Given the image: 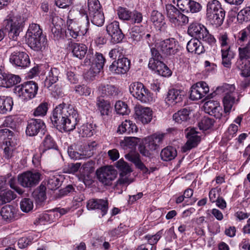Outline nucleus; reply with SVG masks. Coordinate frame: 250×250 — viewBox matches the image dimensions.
Instances as JSON below:
<instances>
[{"label":"nucleus","instance_id":"obj_1","mask_svg":"<svg viewBox=\"0 0 250 250\" xmlns=\"http://www.w3.org/2000/svg\"><path fill=\"white\" fill-rule=\"evenodd\" d=\"M50 119L55 127L64 132L73 130L79 121L77 111L73 106L63 103L53 110Z\"/></svg>","mask_w":250,"mask_h":250},{"label":"nucleus","instance_id":"obj_2","mask_svg":"<svg viewBox=\"0 0 250 250\" xmlns=\"http://www.w3.org/2000/svg\"><path fill=\"white\" fill-rule=\"evenodd\" d=\"M207 16L209 22L215 27L223 23L225 11L217 0L209 1L207 6Z\"/></svg>","mask_w":250,"mask_h":250},{"label":"nucleus","instance_id":"obj_3","mask_svg":"<svg viewBox=\"0 0 250 250\" xmlns=\"http://www.w3.org/2000/svg\"><path fill=\"white\" fill-rule=\"evenodd\" d=\"M152 57L150 59L148 64V67L155 71L158 74L167 77L171 75L168 67L161 61L163 59L159 50L154 48H151Z\"/></svg>","mask_w":250,"mask_h":250},{"label":"nucleus","instance_id":"obj_4","mask_svg":"<svg viewBox=\"0 0 250 250\" xmlns=\"http://www.w3.org/2000/svg\"><path fill=\"white\" fill-rule=\"evenodd\" d=\"M38 90V84L32 81L17 85L14 89V93L22 100H29L34 98Z\"/></svg>","mask_w":250,"mask_h":250},{"label":"nucleus","instance_id":"obj_5","mask_svg":"<svg viewBox=\"0 0 250 250\" xmlns=\"http://www.w3.org/2000/svg\"><path fill=\"white\" fill-rule=\"evenodd\" d=\"M188 35L196 39H200L209 44L214 43L215 39L210 34L207 28L203 25L193 22L190 24L188 28Z\"/></svg>","mask_w":250,"mask_h":250},{"label":"nucleus","instance_id":"obj_6","mask_svg":"<svg viewBox=\"0 0 250 250\" xmlns=\"http://www.w3.org/2000/svg\"><path fill=\"white\" fill-rule=\"evenodd\" d=\"M23 21L20 16L10 17L2 23L3 28L8 33L9 37L16 40L20 33L22 30Z\"/></svg>","mask_w":250,"mask_h":250},{"label":"nucleus","instance_id":"obj_7","mask_svg":"<svg viewBox=\"0 0 250 250\" xmlns=\"http://www.w3.org/2000/svg\"><path fill=\"white\" fill-rule=\"evenodd\" d=\"M13 132L8 129L0 130V146L3 147L4 157L9 159L13 156L15 143L13 140Z\"/></svg>","mask_w":250,"mask_h":250},{"label":"nucleus","instance_id":"obj_8","mask_svg":"<svg viewBox=\"0 0 250 250\" xmlns=\"http://www.w3.org/2000/svg\"><path fill=\"white\" fill-rule=\"evenodd\" d=\"M221 88L225 93L223 100L224 112L226 114H229L233 106L239 101V99L236 98L237 93L235 92V88L233 85L225 84Z\"/></svg>","mask_w":250,"mask_h":250},{"label":"nucleus","instance_id":"obj_9","mask_svg":"<svg viewBox=\"0 0 250 250\" xmlns=\"http://www.w3.org/2000/svg\"><path fill=\"white\" fill-rule=\"evenodd\" d=\"M155 49L159 50L162 58L173 56L178 51V46L175 39L173 38L167 39L156 43Z\"/></svg>","mask_w":250,"mask_h":250},{"label":"nucleus","instance_id":"obj_10","mask_svg":"<svg viewBox=\"0 0 250 250\" xmlns=\"http://www.w3.org/2000/svg\"><path fill=\"white\" fill-rule=\"evenodd\" d=\"M96 174L100 182L104 186H109L116 177L117 172L112 166H110L97 169Z\"/></svg>","mask_w":250,"mask_h":250},{"label":"nucleus","instance_id":"obj_11","mask_svg":"<svg viewBox=\"0 0 250 250\" xmlns=\"http://www.w3.org/2000/svg\"><path fill=\"white\" fill-rule=\"evenodd\" d=\"M41 174L39 172L28 171L18 176V182L24 188H32L37 186L41 180Z\"/></svg>","mask_w":250,"mask_h":250},{"label":"nucleus","instance_id":"obj_12","mask_svg":"<svg viewBox=\"0 0 250 250\" xmlns=\"http://www.w3.org/2000/svg\"><path fill=\"white\" fill-rule=\"evenodd\" d=\"M116 167L121 171L120 178L116 182V186H127L132 181L129 179L126 175L131 172V168L128 164L121 159L117 162Z\"/></svg>","mask_w":250,"mask_h":250},{"label":"nucleus","instance_id":"obj_13","mask_svg":"<svg viewBox=\"0 0 250 250\" xmlns=\"http://www.w3.org/2000/svg\"><path fill=\"white\" fill-rule=\"evenodd\" d=\"M188 141L182 147V151L186 152L188 150L196 147L201 141L198 132L194 128L188 127L185 130Z\"/></svg>","mask_w":250,"mask_h":250},{"label":"nucleus","instance_id":"obj_14","mask_svg":"<svg viewBox=\"0 0 250 250\" xmlns=\"http://www.w3.org/2000/svg\"><path fill=\"white\" fill-rule=\"evenodd\" d=\"M10 62L15 66L22 68L28 67L30 63L28 55L21 51H14L10 56Z\"/></svg>","mask_w":250,"mask_h":250},{"label":"nucleus","instance_id":"obj_15","mask_svg":"<svg viewBox=\"0 0 250 250\" xmlns=\"http://www.w3.org/2000/svg\"><path fill=\"white\" fill-rule=\"evenodd\" d=\"M208 92L209 87L207 83L205 82H199L191 86L190 98L193 101L201 99Z\"/></svg>","mask_w":250,"mask_h":250},{"label":"nucleus","instance_id":"obj_16","mask_svg":"<svg viewBox=\"0 0 250 250\" xmlns=\"http://www.w3.org/2000/svg\"><path fill=\"white\" fill-rule=\"evenodd\" d=\"M130 61L126 58H119L117 61H114L109 66L110 71L117 74H124L130 68Z\"/></svg>","mask_w":250,"mask_h":250},{"label":"nucleus","instance_id":"obj_17","mask_svg":"<svg viewBox=\"0 0 250 250\" xmlns=\"http://www.w3.org/2000/svg\"><path fill=\"white\" fill-rule=\"evenodd\" d=\"M106 31L114 43L121 42L125 36L120 28L119 22L117 21L108 24L106 26Z\"/></svg>","mask_w":250,"mask_h":250},{"label":"nucleus","instance_id":"obj_18","mask_svg":"<svg viewBox=\"0 0 250 250\" xmlns=\"http://www.w3.org/2000/svg\"><path fill=\"white\" fill-rule=\"evenodd\" d=\"M135 119L143 124L149 123L152 120V111L149 107L140 105L135 107Z\"/></svg>","mask_w":250,"mask_h":250},{"label":"nucleus","instance_id":"obj_19","mask_svg":"<svg viewBox=\"0 0 250 250\" xmlns=\"http://www.w3.org/2000/svg\"><path fill=\"white\" fill-rule=\"evenodd\" d=\"M44 126V124L42 120L31 119L27 122L26 134L29 136H35L43 128Z\"/></svg>","mask_w":250,"mask_h":250},{"label":"nucleus","instance_id":"obj_20","mask_svg":"<svg viewBox=\"0 0 250 250\" xmlns=\"http://www.w3.org/2000/svg\"><path fill=\"white\" fill-rule=\"evenodd\" d=\"M0 215L4 221L10 223L18 218V209L12 205H7L1 208Z\"/></svg>","mask_w":250,"mask_h":250},{"label":"nucleus","instance_id":"obj_21","mask_svg":"<svg viewBox=\"0 0 250 250\" xmlns=\"http://www.w3.org/2000/svg\"><path fill=\"white\" fill-rule=\"evenodd\" d=\"M86 206L88 210H100L102 216H104L107 212L108 203L107 200L92 199L88 201Z\"/></svg>","mask_w":250,"mask_h":250},{"label":"nucleus","instance_id":"obj_22","mask_svg":"<svg viewBox=\"0 0 250 250\" xmlns=\"http://www.w3.org/2000/svg\"><path fill=\"white\" fill-rule=\"evenodd\" d=\"M95 57L94 58L92 54L88 52L84 60V63L86 64L93 65L94 67H97L96 71L100 72L103 68L105 60L103 54L100 53H96Z\"/></svg>","mask_w":250,"mask_h":250},{"label":"nucleus","instance_id":"obj_23","mask_svg":"<svg viewBox=\"0 0 250 250\" xmlns=\"http://www.w3.org/2000/svg\"><path fill=\"white\" fill-rule=\"evenodd\" d=\"M67 48L71 51L74 57L79 59H82L85 56L87 50L85 44L72 42H68Z\"/></svg>","mask_w":250,"mask_h":250},{"label":"nucleus","instance_id":"obj_24","mask_svg":"<svg viewBox=\"0 0 250 250\" xmlns=\"http://www.w3.org/2000/svg\"><path fill=\"white\" fill-rule=\"evenodd\" d=\"M28 46L37 51L44 49L47 45V39L45 35L40 36L34 38L26 39Z\"/></svg>","mask_w":250,"mask_h":250},{"label":"nucleus","instance_id":"obj_25","mask_svg":"<svg viewBox=\"0 0 250 250\" xmlns=\"http://www.w3.org/2000/svg\"><path fill=\"white\" fill-rule=\"evenodd\" d=\"M125 158L134 164L137 168L142 171L144 174H150V171L143 163L140 159V155L137 153L130 152L125 155Z\"/></svg>","mask_w":250,"mask_h":250},{"label":"nucleus","instance_id":"obj_26","mask_svg":"<svg viewBox=\"0 0 250 250\" xmlns=\"http://www.w3.org/2000/svg\"><path fill=\"white\" fill-rule=\"evenodd\" d=\"M199 40L200 39L195 38L188 41L187 49L189 52L199 55L205 52L204 47Z\"/></svg>","mask_w":250,"mask_h":250},{"label":"nucleus","instance_id":"obj_27","mask_svg":"<svg viewBox=\"0 0 250 250\" xmlns=\"http://www.w3.org/2000/svg\"><path fill=\"white\" fill-rule=\"evenodd\" d=\"M96 105L101 116H108L111 112V106L110 102L105 100L101 97H98L96 100Z\"/></svg>","mask_w":250,"mask_h":250},{"label":"nucleus","instance_id":"obj_28","mask_svg":"<svg viewBox=\"0 0 250 250\" xmlns=\"http://www.w3.org/2000/svg\"><path fill=\"white\" fill-rule=\"evenodd\" d=\"M87 30V27L79 26L77 23L74 22L68 26L67 33L73 38L76 39L78 36L84 35Z\"/></svg>","mask_w":250,"mask_h":250},{"label":"nucleus","instance_id":"obj_29","mask_svg":"<svg viewBox=\"0 0 250 250\" xmlns=\"http://www.w3.org/2000/svg\"><path fill=\"white\" fill-rule=\"evenodd\" d=\"M46 188H34L32 193V197L34 199L37 206H42L47 198Z\"/></svg>","mask_w":250,"mask_h":250},{"label":"nucleus","instance_id":"obj_30","mask_svg":"<svg viewBox=\"0 0 250 250\" xmlns=\"http://www.w3.org/2000/svg\"><path fill=\"white\" fill-rule=\"evenodd\" d=\"M183 92L176 89L169 90L167 99L170 104H175L181 102L184 97Z\"/></svg>","mask_w":250,"mask_h":250},{"label":"nucleus","instance_id":"obj_31","mask_svg":"<svg viewBox=\"0 0 250 250\" xmlns=\"http://www.w3.org/2000/svg\"><path fill=\"white\" fill-rule=\"evenodd\" d=\"M137 131V127L135 124H133L132 122L129 120H125L123 122L121 125L118 126L117 132L120 134L127 133L130 134L131 133L136 132Z\"/></svg>","mask_w":250,"mask_h":250},{"label":"nucleus","instance_id":"obj_32","mask_svg":"<svg viewBox=\"0 0 250 250\" xmlns=\"http://www.w3.org/2000/svg\"><path fill=\"white\" fill-rule=\"evenodd\" d=\"M100 89L102 94L110 98L117 97L120 92L118 88L111 84L101 85Z\"/></svg>","mask_w":250,"mask_h":250},{"label":"nucleus","instance_id":"obj_33","mask_svg":"<svg viewBox=\"0 0 250 250\" xmlns=\"http://www.w3.org/2000/svg\"><path fill=\"white\" fill-rule=\"evenodd\" d=\"M13 102L9 97L0 96V114H6L10 111L13 107Z\"/></svg>","mask_w":250,"mask_h":250},{"label":"nucleus","instance_id":"obj_34","mask_svg":"<svg viewBox=\"0 0 250 250\" xmlns=\"http://www.w3.org/2000/svg\"><path fill=\"white\" fill-rule=\"evenodd\" d=\"M177 152L175 148L168 146L163 149L160 153V156L164 161H169L173 160L177 156Z\"/></svg>","mask_w":250,"mask_h":250},{"label":"nucleus","instance_id":"obj_35","mask_svg":"<svg viewBox=\"0 0 250 250\" xmlns=\"http://www.w3.org/2000/svg\"><path fill=\"white\" fill-rule=\"evenodd\" d=\"M38 236L34 233L31 232L27 236L22 237L19 239L18 245L20 249H24L37 240Z\"/></svg>","mask_w":250,"mask_h":250},{"label":"nucleus","instance_id":"obj_36","mask_svg":"<svg viewBox=\"0 0 250 250\" xmlns=\"http://www.w3.org/2000/svg\"><path fill=\"white\" fill-rule=\"evenodd\" d=\"M59 74V71L58 69L52 68L44 81V86L47 88L51 87L58 80Z\"/></svg>","mask_w":250,"mask_h":250},{"label":"nucleus","instance_id":"obj_37","mask_svg":"<svg viewBox=\"0 0 250 250\" xmlns=\"http://www.w3.org/2000/svg\"><path fill=\"white\" fill-rule=\"evenodd\" d=\"M42 35H43V34L40 26L36 23H32L29 26L25 37L26 39H28Z\"/></svg>","mask_w":250,"mask_h":250},{"label":"nucleus","instance_id":"obj_38","mask_svg":"<svg viewBox=\"0 0 250 250\" xmlns=\"http://www.w3.org/2000/svg\"><path fill=\"white\" fill-rule=\"evenodd\" d=\"M16 198V194L14 191L5 189L0 191V205L9 203Z\"/></svg>","mask_w":250,"mask_h":250},{"label":"nucleus","instance_id":"obj_39","mask_svg":"<svg viewBox=\"0 0 250 250\" xmlns=\"http://www.w3.org/2000/svg\"><path fill=\"white\" fill-rule=\"evenodd\" d=\"M140 141V139L137 137H125L124 140L121 142V146L124 149H127L128 148L134 149L139 143Z\"/></svg>","mask_w":250,"mask_h":250},{"label":"nucleus","instance_id":"obj_40","mask_svg":"<svg viewBox=\"0 0 250 250\" xmlns=\"http://www.w3.org/2000/svg\"><path fill=\"white\" fill-rule=\"evenodd\" d=\"M75 188H50V194L53 199H58L74 191Z\"/></svg>","mask_w":250,"mask_h":250},{"label":"nucleus","instance_id":"obj_41","mask_svg":"<svg viewBox=\"0 0 250 250\" xmlns=\"http://www.w3.org/2000/svg\"><path fill=\"white\" fill-rule=\"evenodd\" d=\"M91 22L97 26H101L104 22V17L102 10L89 13Z\"/></svg>","mask_w":250,"mask_h":250},{"label":"nucleus","instance_id":"obj_42","mask_svg":"<svg viewBox=\"0 0 250 250\" xmlns=\"http://www.w3.org/2000/svg\"><path fill=\"white\" fill-rule=\"evenodd\" d=\"M173 119L178 123L187 121L189 119V110L186 108L179 110L173 114Z\"/></svg>","mask_w":250,"mask_h":250},{"label":"nucleus","instance_id":"obj_43","mask_svg":"<svg viewBox=\"0 0 250 250\" xmlns=\"http://www.w3.org/2000/svg\"><path fill=\"white\" fill-rule=\"evenodd\" d=\"M166 10L167 16L169 19L170 21L176 23V19L180 13L179 10L171 4L166 5Z\"/></svg>","mask_w":250,"mask_h":250},{"label":"nucleus","instance_id":"obj_44","mask_svg":"<svg viewBox=\"0 0 250 250\" xmlns=\"http://www.w3.org/2000/svg\"><path fill=\"white\" fill-rule=\"evenodd\" d=\"M145 87L141 83H133L129 85V92L134 98L137 99Z\"/></svg>","mask_w":250,"mask_h":250},{"label":"nucleus","instance_id":"obj_45","mask_svg":"<svg viewBox=\"0 0 250 250\" xmlns=\"http://www.w3.org/2000/svg\"><path fill=\"white\" fill-rule=\"evenodd\" d=\"M237 19L240 23L250 21V6L241 10L237 14Z\"/></svg>","mask_w":250,"mask_h":250},{"label":"nucleus","instance_id":"obj_46","mask_svg":"<svg viewBox=\"0 0 250 250\" xmlns=\"http://www.w3.org/2000/svg\"><path fill=\"white\" fill-rule=\"evenodd\" d=\"M42 145L44 147L43 150H42L43 152L50 149H57L58 147L53 138L49 134L45 136L42 142Z\"/></svg>","mask_w":250,"mask_h":250},{"label":"nucleus","instance_id":"obj_47","mask_svg":"<svg viewBox=\"0 0 250 250\" xmlns=\"http://www.w3.org/2000/svg\"><path fill=\"white\" fill-rule=\"evenodd\" d=\"M94 129L91 124L85 123L83 124L79 128V133L83 137H90L93 134Z\"/></svg>","mask_w":250,"mask_h":250},{"label":"nucleus","instance_id":"obj_48","mask_svg":"<svg viewBox=\"0 0 250 250\" xmlns=\"http://www.w3.org/2000/svg\"><path fill=\"white\" fill-rule=\"evenodd\" d=\"M137 100L143 103H148L153 101L152 94L146 87L142 91L141 94L138 96Z\"/></svg>","mask_w":250,"mask_h":250},{"label":"nucleus","instance_id":"obj_49","mask_svg":"<svg viewBox=\"0 0 250 250\" xmlns=\"http://www.w3.org/2000/svg\"><path fill=\"white\" fill-rule=\"evenodd\" d=\"M115 109L118 114L123 115L128 114L130 112L127 104L122 101L116 102L115 104Z\"/></svg>","mask_w":250,"mask_h":250},{"label":"nucleus","instance_id":"obj_50","mask_svg":"<svg viewBox=\"0 0 250 250\" xmlns=\"http://www.w3.org/2000/svg\"><path fill=\"white\" fill-rule=\"evenodd\" d=\"M21 81V78L18 75L11 74H7L6 81L4 82L5 87H11L14 85L19 83Z\"/></svg>","mask_w":250,"mask_h":250},{"label":"nucleus","instance_id":"obj_51","mask_svg":"<svg viewBox=\"0 0 250 250\" xmlns=\"http://www.w3.org/2000/svg\"><path fill=\"white\" fill-rule=\"evenodd\" d=\"M130 41L134 43H136L141 39V34L140 28L138 26H134L131 28L129 32Z\"/></svg>","mask_w":250,"mask_h":250},{"label":"nucleus","instance_id":"obj_52","mask_svg":"<svg viewBox=\"0 0 250 250\" xmlns=\"http://www.w3.org/2000/svg\"><path fill=\"white\" fill-rule=\"evenodd\" d=\"M164 17L162 14L157 11H153L151 15V21L156 25L161 26L163 25Z\"/></svg>","mask_w":250,"mask_h":250},{"label":"nucleus","instance_id":"obj_53","mask_svg":"<svg viewBox=\"0 0 250 250\" xmlns=\"http://www.w3.org/2000/svg\"><path fill=\"white\" fill-rule=\"evenodd\" d=\"M21 210L24 212H28L33 208V201L29 198H24L20 203Z\"/></svg>","mask_w":250,"mask_h":250},{"label":"nucleus","instance_id":"obj_54","mask_svg":"<svg viewBox=\"0 0 250 250\" xmlns=\"http://www.w3.org/2000/svg\"><path fill=\"white\" fill-rule=\"evenodd\" d=\"M74 90L76 93L81 96H88L91 93V88L84 84L76 85Z\"/></svg>","mask_w":250,"mask_h":250},{"label":"nucleus","instance_id":"obj_55","mask_svg":"<svg viewBox=\"0 0 250 250\" xmlns=\"http://www.w3.org/2000/svg\"><path fill=\"white\" fill-rule=\"evenodd\" d=\"M131 11L126 8L120 7L117 10V14L119 18L124 21H129L130 20L131 15Z\"/></svg>","mask_w":250,"mask_h":250},{"label":"nucleus","instance_id":"obj_56","mask_svg":"<svg viewBox=\"0 0 250 250\" xmlns=\"http://www.w3.org/2000/svg\"><path fill=\"white\" fill-rule=\"evenodd\" d=\"M48 110V104L46 102L41 103L34 110L35 116H44Z\"/></svg>","mask_w":250,"mask_h":250},{"label":"nucleus","instance_id":"obj_57","mask_svg":"<svg viewBox=\"0 0 250 250\" xmlns=\"http://www.w3.org/2000/svg\"><path fill=\"white\" fill-rule=\"evenodd\" d=\"M238 50L239 58L241 60L250 59V42L244 47H239Z\"/></svg>","mask_w":250,"mask_h":250},{"label":"nucleus","instance_id":"obj_58","mask_svg":"<svg viewBox=\"0 0 250 250\" xmlns=\"http://www.w3.org/2000/svg\"><path fill=\"white\" fill-rule=\"evenodd\" d=\"M214 120L208 117H204L200 122L199 123L198 125L200 129L207 130L213 125Z\"/></svg>","mask_w":250,"mask_h":250},{"label":"nucleus","instance_id":"obj_59","mask_svg":"<svg viewBox=\"0 0 250 250\" xmlns=\"http://www.w3.org/2000/svg\"><path fill=\"white\" fill-rule=\"evenodd\" d=\"M163 233V229L158 231L155 235H147L145 236L146 239L148 240V243L151 245H154L157 243Z\"/></svg>","mask_w":250,"mask_h":250},{"label":"nucleus","instance_id":"obj_60","mask_svg":"<svg viewBox=\"0 0 250 250\" xmlns=\"http://www.w3.org/2000/svg\"><path fill=\"white\" fill-rule=\"evenodd\" d=\"M88 8L89 14L102 10L98 0H88Z\"/></svg>","mask_w":250,"mask_h":250},{"label":"nucleus","instance_id":"obj_61","mask_svg":"<svg viewBox=\"0 0 250 250\" xmlns=\"http://www.w3.org/2000/svg\"><path fill=\"white\" fill-rule=\"evenodd\" d=\"M82 159L88 158L93 155V147L89 145L84 146L80 150Z\"/></svg>","mask_w":250,"mask_h":250},{"label":"nucleus","instance_id":"obj_62","mask_svg":"<svg viewBox=\"0 0 250 250\" xmlns=\"http://www.w3.org/2000/svg\"><path fill=\"white\" fill-rule=\"evenodd\" d=\"M81 166L80 163H70L65 165L63 171L65 173H73L77 172Z\"/></svg>","mask_w":250,"mask_h":250},{"label":"nucleus","instance_id":"obj_63","mask_svg":"<svg viewBox=\"0 0 250 250\" xmlns=\"http://www.w3.org/2000/svg\"><path fill=\"white\" fill-rule=\"evenodd\" d=\"M219 105V103L213 100H210L206 102L204 105L205 110L208 114H210L217 106Z\"/></svg>","mask_w":250,"mask_h":250},{"label":"nucleus","instance_id":"obj_64","mask_svg":"<svg viewBox=\"0 0 250 250\" xmlns=\"http://www.w3.org/2000/svg\"><path fill=\"white\" fill-rule=\"evenodd\" d=\"M129 21L132 23H140L142 21L143 15L141 13L137 10H133L131 12Z\"/></svg>","mask_w":250,"mask_h":250}]
</instances>
